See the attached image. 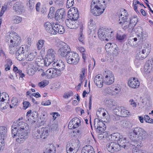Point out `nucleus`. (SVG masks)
<instances>
[{
    "instance_id": "f257e3e1",
    "label": "nucleus",
    "mask_w": 153,
    "mask_h": 153,
    "mask_svg": "<svg viewBox=\"0 0 153 153\" xmlns=\"http://www.w3.org/2000/svg\"><path fill=\"white\" fill-rule=\"evenodd\" d=\"M105 3L104 0H93L90 6L91 12L95 16L101 15L106 8Z\"/></svg>"
},
{
    "instance_id": "f03ea898",
    "label": "nucleus",
    "mask_w": 153,
    "mask_h": 153,
    "mask_svg": "<svg viewBox=\"0 0 153 153\" xmlns=\"http://www.w3.org/2000/svg\"><path fill=\"white\" fill-rule=\"evenodd\" d=\"M132 131L129 133V138L131 140L139 139H145L148 137L146 132L140 127H136L132 129Z\"/></svg>"
},
{
    "instance_id": "7ed1b4c3",
    "label": "nucleus",
    "mask_w": 153,
    "mask_h": 153,
    "mask_svg": "<svg viewBox=\"0 0 153 153\" xmlns=\"http://www.w3.org/2000/svg\"><path fill=\"white\" fill-rule=\"evenodd\" d=\"M12 129V133L13 134V137L16 136V140L18 143H23L27 137L29 130L17 131L16 129Z\"/></svg>"
},
{
    "instance_id": "20e7f679",
    "label": "nucleus",
    "mask_w": 153,
    "mask_h": 153,
    "mask_svg": "<svg viewBox=\"0 0 153 153\" xmlns=\"http://www.w3.org/2000/svg\"><path fill=\"white\" fill-rule=\"evenodd\" d=\"M113 31L111 29L102 27L98 31L97 34L99 38L101 40L108 41L111 39L113 36Z\"/></svg>"
},
{
    "instance_id": "39448f33",
    "label": "nucleus",
    "mask_w": 153,
    "mask_h": 153,
    "mask_svg": "<svg viewBox=\"0 0 153 153\" xmlns=\"http://www.w3.org/2000/svg\"><path fill=\"white\" fill-rule=\"evenodd\" d=\"M79 140H72L70 145H66V151L67 153H76L79 149Z\"/></svg>"
},
{
    "instance_id": "423d86ee",
    "label": "nucleus",
    "mask_w": 153,
    "mask_h": 153,
    "mask_svg": "<svg viewBox=\"0 0 153 153\" xmlns=\"http://www.w3.org/2000/svg\"><path fill=\"white\" fill-rule=\"evenodd\" d=\"M151 48L148 44H146L144 45L141 50H139L137 51L136 57L137 59H142L146 58L149 54Z\"/></svg>"
},
{
    "instance_id": "0eeeda50",
    "label": "nucleus",
    "mask_w": 153,
    "mask_h": 153,
    "mask_svg": "<svg viewBox=\"0 0 153 153\" xmlns=\"http://www.w3.org/2000/svg\"><path fill=\"white\" fill-rule=\"evenodd\" d=\"M66 59L68 63L74 65H76L79 59V56L77 53L70 51L68 53Z\"/></svg>"
},
{
    "instance_id": "6e6552de",
    "label": "nucleus",
    "mask_w": 153,
    "mask_h": 153,
    "mask_svg": "<svg viewBox=\"0 0 153 153\" xmlns=\"http://www.w3.org/2000/svg\"><path fill=\"white\" fill-rule=\"evenodd\" d=\"M94 126L97 129V131L99 133H101L100 135H102L101 133L104 131L106 129V126L101 119L99 118H95L94 121Z\"/></svg>"
},
{
    "instance_id": "1a4fd4ad",
    "label": "nucleus",
    "mask_w": 153,
    "mask_h": 153,
    "mask_svg": "<svg viewBox=\"0 0 153 153\" xmlns=\"http://www.w3.org/2000/svg\"><path fill=\"white\" fill-rule=\"evenodd\" d=\"M62 47L60 48L58 51V55L61 57H65V58L68 55V53L71 51L69 46L64 42H62Z\"/></svg>"
},
{
    "instance_id": "9d476101",
    "label": "nucleus",
    "mask_w": 153,
    "mask_h": 153,
    "mask_svg": "<svg viewBox=\"0 0 153 153\" xmlns=\"http://www.w3.org/2000/svg\"><path fill=\"white\" fill-rule=\"evenodd\" d=\"M6 39L8 41H10V43L18 46H20L21 42L20 37L17 35H14L13 33H10L7 35Z\"/></svg>"
},
{
    "instance_id": "9b49d317",
    "label": "nucleus",
    "mask_w": 153,
    "mask_h": 153,
    "mask_svg": "<svg viewBox=\"0 0 153 153\" xmlns=\"http://www.w3.org/2000/svg\"><path fill=\"white\" fill-rule=\"evenodd\" d=\"M16 129L17 131L29 130V127L26 123L22 122L17 121L15 124L12 126V129Z\"/></svg>"
},
{
    "instance_id": "f8f14e48",
    "label": "nucleus",
    "mask_w": 153,
    "mask_h": 153,
    "mask_svg": "<svg viewBox=\"0 0 153 153\" xmlns=\"http://www.w3.org/2000/svg\"><path fill=\"white\" fill-rule=\"evenodd\" d=\"M106 147L108 151L111 152L118 151L121 149V147L119 144L116 142L108 143Z\"/></svg>"
},
{
    "instance_id": "ddd939ff",
    "label": "nucleus",
    "mask_w": 153,
    "mask_h": 153,
    "mask_svg": "<svg viewBox=\"0 0 153 153\" xmlns=\"http://www.w3.org/2000/svg\"><path fill=\"white\" fill-rule=\"evenodd\" d=\"M65 12L63 9L57 10L56 12L55 18L59 22L64 21L65 16Z\"/></svg>"
},
{
    "instance_id": "4468645a",
    "label": "nucleus",
    "mask_w": 153,
    "mask_h": 153,
    "mask_svg": "<svg viewBox=\"0 0 153 153\" xmlns=\"http://www.w3.org/2000/svg\"><path fill=\"white\" fill-rule=\"evenodd\" d=\"M105 72L107 73V75L105 76L104 79L105 83L108 85L112 84L114 82V77L112 72L110 71H105Z\"/></svg>"
},
{
    "instance_id": "2eb2a0df",
    "label": "nucleus",
    "mask_w": 153,
    "mask_h": 153,
    "mask_svg": "<svg viewBox=\"0 0 153 153\" xmlns=\"http://www.w3.org/2000/svg\"><path fill=\"white\" fill-rule=\"evenodd\" d=\"M65 29L62 25L59 24L58 22L53 24V31H54V33H52V34H56L57 33L62 34L65 32Z\"/></svg>"
},
{
    "instance_id": "dca6fc26",
    "label": "nucleus",
    "mask_w": 153,
    "mask_h": 153,
    "mask_svg": "<svg viewBox=\"0 0 153 153\" xmlns=\"http://www.w3.org/2000/svg\"><path fill=\"white\" fill-rule=\"evenodd\" d=\"M13 9L17 13L20 14L24 11V6L20 2H16L14 5Z\"/></svg>"
},
{
    "instance_id": "f3484780",
    "label": "nucleus",
    "mask_w": 153,
    "mask_h": 153,
    "mask_svg": "<svg viewBox=\"0 0 153 153\" xmlns=\"http://www.w3.org/2000/svg\"><path fill=\"white\" fill-rule=\"evenodd\" d=\"M128 85L131 88H138L140 85L139 81L134 77H132L128 81Z\"/></svg>"
},
{
    "instance_id": "a211bd4d",
    "label": "nucleus",
    "mask_w": 153,
    "mask_h": 153,
    "mask_svg": "<svg viewBox=\"0 0 153 153\" xmlns=\"http://www.w3.org/2000/svg\"><path fill=\"white\" fill-rule=\"evenodd\" d=\"M153 67V61L151 60L147 61L144 66V71L146 74L149 73Z\"/></svg>"
},
{
    "instance_id": "6ab92c4d",
    "label": "nucleus",
    "mask_w": 153,
    "mask_h": 153,
    "mask_svg": "<svg viewBox=\"0 0 153 153\" xmlns=\"http://www.w3.org/2000/svg\"><path fill=\"white\" fill-rule=\"evenodd\" d=\"M125 16L122 15V14L119 17L118 22L119 24L123 26L124 25L127 24L129 22V19H128V16L125 14Z\"/></svg>"
},
{
    "instance_id": "aec40b11",
    "label": "nucleus",
    "mask_w": 153,
    "mask_h": 153,
    "mask_svg": "<svg viewBox=\"0 0 153 153\" xmlns=\"http://www.w3.org/2000/svg\"><path fill=\"white\" fill-rule=\"evenodd\" d=\"M138 30L137 33V34L138 39L140 41H143L146 39L147 35L146 33H143V30L141 27L138 28Z\"/></svg>"
},
{
    "instance_id": "412c9836",
    "label": "nucleus",
    "mask_w": 153,
    "mask_h": 153,
    "mask_svg": "<svg viewBox=\"0 0 153 153\" xmlns=\"http://www.w3.org/2000/svg\"><path fill=\"white\" fill-rule=\"evenodd\" d=\"M44 26L47 32L51 34L52 33H54V31H53V24L52 25L50 22H46L44 24Z\"/></svg>"
},
{
    "instance_id": "4be33fe9",
    "label": "nucleus",
    "mask_w": 153,
    "mask_h": 153,
    "mask_svg": "<svg viewBox=\"0 0 153 153\" xmlns=\"http://www.w3.org/2000/svg\"><path fill=\"white\" fill-rule=\"evenodd\" d=\"M74 10L70 13H68V18L72 20L77 21L79 16V13L77 9H76V11L75 10V9Z\"/></svg>"
},
{
    "instance_id": "5701e85b",
    "label": "nucleus",
    "mask_w": 153,
    "mask_h": 153,
    "mask_svg": "<svg viewBox=\"0 0 153 153\" xmlns=\"http://www.w3.org/2000/svg\"><path fill=\"white\" fill-rule=\"evenodd\" d=\"M40 138L45 139L49 135V131L47 128L42 127L40 128Z\"/></svg>"
},
{
    "instance_id": "b1692460",
    "label": "nucleus",
    "mask_w": 153,
    "mask_h": 153,
    "mask_svg": "<svg viewBox=\"0 0 153 153\" xmlns=\"http://www.w3.org/2000/svg\"><path fill=\"white\" fill-rule=\"evenodd\" d=\"M94 82L98 87L101 88L102 86L103 82L101 76L98 75H97L94 79Z\"/></svg>"
},
{
    "instance_id": "393cba45",
    "label": "nucleus",
    "mask_w": 153,
    "mask_h": 153,
    "mask_svg": "<svg viewBox=\"0 0 153 153\" xmlns=\"http://www.w3.org/2000/svg\"><path fill=\"white\" fill-rule=\"evenodd\" d=\"M81 153H95L93 147L90 145L85 146L81 150Z\"/></svg>"
},
{
    "instance_id": "a878e982",
    "label": "nucleus",
    "mask_w": 153,
    "mask_h": 153,
    "mask_svg": "<svg viewBox=\"0 0 153 153\" xmlns=\"http://www.w3.org/2000/svg\"><path fill=\"white\" fill-rule=\"evenodd\" d=\"M56 53L54 50L52 49H49L47 51L46 56L47 58H50L54 60L55 59Z\"/></svg>"
},
{
    "instance_id": "bb28decb",
    "label": "nucleus",
    "mask_w": 153,
    "mask_h": 153,
    "mask_svg": "<svg viewBox=\"0 0 153 153\" xmlns=\"http://www.w3.org/2000/svg\"><path fill=\"white\" fill-rule=\"evenodd\" d=\"M143 139H137L135 140H132L131 144L135 147V148L139 149L143 146L142 141Z\"/></svg>"
},
{
    "instance_id": "cd10ccee",
    "label": "nucleus",
    "mask_w": 153,
    "mask_h": 153,
    "mask_svg": "<svg viewBox=\"0 0 153 153\" xmlns=\"http://www.w3.org/2000/svg\"><path fill=\"white\" fill-rule=\"evenodd\" d=\"M48 146L44 152V153H55L56 147L52 144H48Z\"/></svg>"
},
{
    "instance_id": "c85d7f7f",
    "label": "nucleus",
    "mask_w": 153,
    "mask_h": 153,
    "mask_svg": "<svg viewBox=\"0 0 153 153\" xmlns=\"http://www.w3.org/2000/svg\"><path fill=\"white\" fill-rule=\"evenodd\" d=\"M7 133V128L4 126L0 127V139L4 140Z\"/></svg>"
},
{
    "instance_id": "c756f323",
    "label": "nucleus",
    "mask_w": 153,
    "mask_h": 153,
    "mask_svg": "<svg viewBox=\"0 0 153 153\" xmlns=\"http://www.w3.org/2000/svg\"><path fill=\"white\" fill-rule=\"evenodd\" d=\"M83 26L82 25H80V32L78 35V39L79 41L84 44L85 42L84 36L83 34Z\"/></svg>"
},
{
    "instance_id": "7c9ffc66",
    "label": "nucleus",
    "mask_w": 153,
    "mask_h": 153,
    "mask_svg": "<svg viewBox=\"0 0 153 153\" xmlns=\"http://www.w3.org/2000/svg\"><path fill=\"white\" fill-rule=\"evenodd\" d=\"M117 143L119 144V145L121 148L123 147L125 148L127 143L126 138L123 137L122 136H120L117 141Z\"/></svg>"
},
{
    "instance_id": "2f4dec72",
    "label": "nucleus",
    "mask_w": 153,
    "mask_h": 153,
    "mask_svg": "<svg viewBox=\"0 0 153 153\" xmlns=\"http://www.w3.org/2000/svg\"><path fill=\"white\" fill-rule=\"evenodd\" d=\"M19 47V46L10 43L9 47L10 53L11 54H13L16 51H17Z\"/></svg>"
},
{
    "instance_id": "473e14b6",
    "label": "nucleus",
    "mask_w": 153,
    "mask_h": 153,
    "mask_svg": "<svg viewBox=\"0 0 153 153\" xmlns=\"http://www.w3.org/2000/svg\"><path fill=\"white\" fill-rule=\"evenodd\" d=\"M79 119L77 118H74L69 122L68 125V128L69 129H73V125L74 123H76L77 121H79Z\"/></svg>"
},
{
    "instance_id": "72a5a7b5",
    "label": "nucleus",
    "mask_w": 153,
    "mask_h": 153,
    "mask_svg": "<svg viewBox=\"0 0 153 153\" xmlns=\"http://www.w3.org/2000/svg\"><path fill=\"white\" fill-rule=\"evenodd\" d=\"M40 128H35L33 131V136L34 138H40Z\"/></svg>"
},
{
    "instance_id": "f704fd0d",
    "label": "nucleus",
    "mask_w": 153,
    "mask_h": 153,
    "mask_svg": "<svg viewBox=\"0 0 153 153\" xmlns=\"http://www.w3.org/2000/svg\"><path fill=\"white\" fill-rule=\"evenodd\" d=\"M26 46H24L23 47H20L19 46V47L17 49L16 53H23L25 54H25H26V52H27V49H26Z\"/></svg>"
},
{
    "instance_id": "c9c22d12",
    "label": "nucleus",
    "mask_w": 153,
    "mask_h": 153,
    "mask_svg": "<svg viewBox=\"0 0 153 153\" xmlns=\"http://www.w3.org/2000/svg\"><path fill=\"white\" fill-rule=\"evenodd\" d=\"M124 25V26L123 27V29L124 30H127L128 31H130L131 30H133L134 27V26L129 22H128L127 24Z\"/></svg>"
},
{
    "instance_id": "e433bc0d",
    "label": "nucleus",
    "mask_w": 153,
    "mask_h": 153,
    "mask_svg": "<svg viewBox=\"0 0 153 153\" xmlns=\"http://www.w3.org/2000/svg\"><path fill=\"white\" fill-rule=\"evenodd\" d=\"M46 77L49 79L53 78V68L48 69L46 71Z\"/></svg>"
},
{
    "instance_id": "4c0bfd02",
    "label": "nucleus",
    "mask_w": 153,
    "mask_h": 153,
    "mask_svg": "<svg viewBox=\"0 0 153 153\" xmlns=\"http://www.w3.org/2000/svg\"><path fill=\"white\" fill-rule=\"evenodd\" d=\"M116 46H117V45L114 43H108L106 45L105 48L107 51L108 50L111 51V50H113L112 48Z\"/></svg>"
},
{
    "instance_id": "58836bf2",
    "label": "nucleus",
    "mask_w": 153,
    "mask_h": 153,
    "mask_svg": "<svg viewBox=\"0 0 153 153\" xmlns=\"http://www.w3.org/2000/svg\"><path fill=\"white\" fill-rule=\"evenodd\" d=\"M129 112L128 111L124 109L123 107H121L120 117H126L128 115Z\"/></svg>"
},
{
    "instance_id": "ea45409f",
    "label": "nucleus",
    "mask_w": 153,
    "mask_h": 153,
    "mask_svg": "<svg viewBox=\"0 0 153 153\" xmlns=\"http://www.w3.org/2000/svg\"><path fill=\"white\" fill-rule=\"evenodd\" d=\"M35 0H27V5L30 9H33L34 6Z\"/></svg>"
},
{
    "instance_id": "a19ab883",
    "label": "nucleus",
    "mask_w": 153,
    "mask_h": 153,
    "mask_svg": "<svg viewBox=\"0 0 153 153\" xmlns=\"http://www.w3.org/2000/svg\"><path fill=\"white\" fill-rule=\"evenodd\" d=\"M16 57L18 60L19 61H22L25 58L26 56L24 53H16Z\"/></svg>"
},
{
    "instance_id": "79ce46f5",
    "label": "nucleus",
    "mask_w": 153,
    "mask_h": 153,
    "mask_svg": "<svg viewBox=\"0 0 153 153\" xmlns=\"http://www.w3.org/2000/svg\"><path fill=\"white\" fill-rule=\"evenodd\" d=\"M53 78L59 76L62 74V72L56 68H53Z\"/></svg>"
},
{
    "instance_id": "37998d69",
    "label": "nucleus",
    "mask_w": 153,
    "mask_h": 153,
    "mask_svg": "<svg viewBox=\"0 0 153 153\" xmlns=\"http://www.w3.org/2000/svg\"><path fill=\"white\" fill-rule=\"evenodd\" d=\"M65 67V66L64 63L62 62V61H59V65H58V66H57V68H56L62 72V71H63L64 70Z\"/></svg>"
},
{
    "instance_id": "c03bdc74",
    "label": "nucleus",
    "mask_w": 153,
    "mask_h": 153,
    "mask_svg": "<svg viewBox=\"0 0 153 153\" xmlns=\"http://www.w3.org/2000/svg\"><path fill=\"white\" fill-rule=\"evenodd\" d=\"M126 36V35L125 34H120L117 33V39L120 41H122Z\"/></svg>"
},
{
    "instance_id": "a18cd8bd",
    "label": "nucleus",
    "mask_w": 153,
    "mask_h": 153,
    "mask_svg": "<svg viewBox=\"0 0 153 153\" xmlns=\"http://www.w3.org/2000/svg\"><path fill=\"white\" fill-rule=\"evenodd\" d=\"M138 18L136 17H133L129 19V22L134 27L137 22Z\"/></svg>"
},
{
    "instance_id": "49530a36",
    "label": "nucleus",
    "mask_w": 153,
    "mask_h": 153,
    "mask_svg": "<svg viewBox=\"0 0 153 153\" xmlns=\"http://www.w3.org/2000/svg\"><path fill=\"white\" fill-rule=\"evenodd\" d=\"M45 65L46 66H48L51 63L53 62L54 61L50 58L49 59V58H47L46 56L45 59Z\"/></svg>"
},
{
    "instance_id": "de8ad7c7",
    "label": "nucleus",
    "mask_w": 153,
    "mask_h": 153,
    "mask_svg": "<svg viewBox=\"0 0 153 153\" xmlns=\"http://www.w3.org/2000/svg\"><path fill=\"white\" fill-rule=\"evenodd\" d=\"M144 119L146 123H153V119L150 118L149 116L147 115H145L144 116Z\"/></svg>"
},
{
    "instance_id": "09e8293b",
    "label": "nucleus",
    "mask_w": 153,
    "mask_h": 153,
    "mask_svg": "<svg viewBox=\"0 0 153 153\" xmlns=\"http://www.w3.org/2000/svg\"><path fill=\"white\" fill-rule=\"evenodd\" d=\"M72 22L71 29H74L78 27L79 26V22L78 21L72 20Z\"/></svg>"
},
{
    "instance_id": "8fccbe9b",
    "label": "nucleus",
    "mask_w": 153,
    "mask_h": 153,
    "mask_svg": "<svg viewBox=\"0 0 153 153\" xmlns=\"http://www.w3.org/2000/svg\"><path fill=\"white\" fill-rule=\"evenodd\" d=\"M22 20V17L18 16L14 17L13 20V22L16 24H18L20 23Z\"/></svg>"
},
{
    "instance_id": "3c124183",
    "label": "nucleus",
    "mask_w": 153,
    "mask_h": 153,
    "mask_svg": "<svg viewBox=\"0 0 153 153\" xmlns=\"http://www.w3.org/2000/svg\"><path fill=\"white\" fill-rule=\"evenodd\" d=\"M48 81L44 80L39 83V85L41 87L43 88L49 84Z\"/></svg>"
},
{
    "instance_id": "603ef678",
    "label": "nucleus",
    "mask_w": 153,
    "mask_h": 153,
    "mask_svg": "<svg viewBox=\"0 0 153 153\" xmlns=\"http://www.w3.org/2000/svg\"><path fill=\"white\" fill-rule=\"evenodd\" d=\"M44 44V41L42 40H39L36 44L37 48L38 50L41 49Z\"/></svg>"
},
{
    "instance_id": "864d4df0",
    "label": "nucleus",
    "mask_w": 153,
    "mask_h": 153,
    "mask_svg": "<svg viewBox=\"0 0 153 153\" xmlns=\"http://www.w3.org/2000/svg\"><path fill=\"white\" fill-rule=\"evenodd\" d=\"M121 108V107H117L114 110V113L116 115L119 116L120 117Z\"/></svg>"
},
{
    "instance_id": "5fc2aeb1",
    "label": "nucleus",
    "mask_w": 153,
    "mask_h": 153,
    "mask_svg": "<svg viewBox=\"0 0 153 153\" xmlns=\"http://www.w3.org/2000/svg\"><path fill=\"white\" fill-rule=\"evenodd\" d=\"M72 20L69 19H66L65 21V22L67 26L69 28L71 29L72 27L71 26L72 22Z\"/></svg>"
},
{
    "instance_id": "6e6d98bb",
    "label": "nucleus",
    "mask_w": 153,
    "mask_h": 153,
    "mask_svg": "<svg viewBox=\"0 0 153 153\" xmlns=\"http://www.w3.org/2000/svg\"><path fill=\"white\" fill-rule=\"evenodd\" d=\"M35 56L33 53H29L27 54V59L28 61H32L34 58Z\"/></svg>"
},
{
    "instance_id": "4d7b16f0",
    "label": "nucleus",
    "mask_w": 153,
    "mask_h": 153,
    "mask_svg": "<svg viewBox=\"0 0 153 153\" xmlns=\"http://www.w3.org/2000/svg\"><path fill=\"white\" fill-rule=\"evenodd\" d=\"M119 136V135H118ZM120 136H118V134L117 133H114L111 135V138L112 140L117 141L120 138Z\"/></svg>"
},
{
    "instance_id": "13d9d810",
    "label": "nucleus",
    "mask_w": 153,
    "mask_h": 153,
    "mask_svg": "<svg viewBox=\"0 0 153 153\" xmlns=\"http://www.w3.org/2000/svg\"><path fill=\"white\" fill-rule=\"evenodd\" d=\"M57 124L56 123H54L52 124L49 128V131H51V132H54L56 130L57 128Z\"/></svg>"
},
{
    "instance_id": "bf43d9fd",
    "label": "nucleus",
    "mask_w": 153,
    "mask_h": 153,
    "mask_svg": "<svg viewBox=\"0 0 153 153\" xmlns=\"http://www.w3.org/2000/svg\"><path fill=\"white\" fill-rule=\"evenodd\" d=\"M35 69L34 68H27V73L29 75L32 76L35 73Z\"/></svg>"
},
{
    "instance_id": "052dcab7",
    "label": "nucleus",
    "mask_w": 153,
    "mask_h": 153,
    "mask_svg": "<svg viewBox=\"0 0 153 153\" xmlns=\"http://www.w3.org/2000/svg\"><path fill=\"white\" fill-rule=\"evenodd\" d=\"M74 4V0H67L66 7L68 8L72 7Z\"/></svg>"
},
{
    "instance_id": "680f3d73",
    "label": "nucleus",
    "mask_w": 153,
    "mask_h": 153,
    "mask_svg": "<svg viewBox=\"0 0 153 153\" xmlns=\"http://www.w3.org/2000/svg\"><path fill=\"white\" fill-rule=\"evenodd\" d=\"M23 109L25 110L28 107L30 106H31V104H30L29 102L28 101H24L23 102Z\"/></svg>"
},
{
    "instance_id": "e2e57ef3",
    "label": "nucleus",
    "mask_w": 153,
    "mask_h": 153,
    "mask_svg": "<svg viewBox=\"0 0 153 153\" xmlns=\"http://www.w3.org/2000/svg\"><path fill=\"white\" fill-rule=\"evenodd\" d=\"M18 101L16 98H13L11 100L12 105L13 107H14L17 105Z\"/></svg>"
},
{
    "instance_id": "0e129e2a",
    "label": "nucleus",
    "mask_w": 153,
    "mask_h": 153,
    "mask_svg": "<svg viewBox=\"0 0 153 153\" xmlns=\"http://www.w3.org/2000/svg\"><path fill=\"white\" fill-rule=\"evenodd\" d=\"M120 90L119 88H115L112 91V94L113 95H116L120 92Z\"/></svg>"
},
{
    "instance_id": "69168bd1",
    "label": "nucleus",
    "mask_w": 153,
    "mask_h": 153,
    "mask_svg": "<svg viewBox=\"0 0 153 153\" xmlns=\"http://www.w3.org/2000/svg\"><path fill=\"white\" fill-rule=\"evenodd\" d=\"M73 95V93L72 91L68 92L64 94L63 97L65 98H68L69 97H71Z\"/></svg>"
},
{
    "instance_id": "338daca9",
    "label": "nucleus",
    "mask_w": 153,
    "mask_h": 153,
    "mask_svg": "<svg viewBox=\"0 0 153 153\" xmlns=\"http://www.w3.org/2000/svg\"><path fill=\"white\" fill-rule=\"evenodd\" d=\"M55 3L56 5L61 6L63 4L64 0H54Z\"/></svg>"
},
{
    "instance_id": "774afa93",
    "label": "nucleus",
    "mask_w": 153,
    "mask_h": 153,
    "mask_svg": "<svg viewBox=\"0 0 153 153\" xmlns=\"http://www.w3.org/2000/svg\"><path fill=\"white\" fill-rule=\"evenodd\" d=\"M138 149L136 148L134 149L133 148L132 149L133 153H144L143 151L141 150H139Z\"/></svg>"
}]
</instances>
